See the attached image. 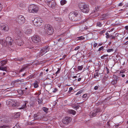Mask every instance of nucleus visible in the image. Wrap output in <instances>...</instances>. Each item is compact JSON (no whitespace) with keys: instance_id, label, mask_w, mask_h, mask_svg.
I'll return each mask as SVG.
<instances>
[{"instance_id":"obj_35","label":"nucleus","mask_w":128,"mask_h":128,"mask_svg":"<svg viewBox=\"0 0 128 128\" xmlns=\"http://www.w3.org/2000/svg\"><path fill=\"white\" fill-rule=\"evenodd\" d=\"M82 97L83 98H85L86 99H87L88 98V97L87 96V94H84L82 96Z\"/></svg>"},{"instance_id":"obj_1","label":"nucleus","mask_w":128,"mask_h":128,"mask_svg":"<svg viewBox=\"0 0 128 128\" xmlns=\"http://www.w3.org/2000/svg\"><path fill=\"white\" fill-rule=\"evenodd\" d=\"M78 6L81 11L83 12L88 13L89 12L88 6L84 2L79 3Z\"/></svg>"},{"instance_id":"obj_5","label":"nucleus","mask_w":128,"mask_h":128,"mask_svg":"<svg viewBox=\"0 0 128 128\" xmlns=\"http://www.w3.org/2000/svg\"><path fill=\"white\" fill-rule=\"evenodd\" d=\"M16 22L20 24H22L24 23L25 20L24 17L22 16H18L16 19Z\"/></svg>"},{"instance_id":"obj_12","label":"nucleus","mask_w":128,"mask_h":128,"mask_svg":"<svg viewBox=\"0 0 128 128\" xmlns=\"http://www.w3.org/2000/svg\"><path fill=\"white\" fill-rule=\"evenodd\" d=\"M6 40L7 44L10 45L12 46L14 44L13 40L11 37H6Z\"/></svg>"},{"instance_id":"obj_61","label":"nucleus","mask_w":128,"mask_h":128,"mask_svg":"<svg viewBox=\"0 0 128 128\" xmlns=\"http://www.w3.org/2000/svg\"><path fill=\"white\" fill-rule=\"evenodd\" d=\"M98 124L100 125H101L102 124V122H99L98 123Z\"/></svg>"},{"instance_id":"obj_53","label":"nucleus","mask_w":128,"mask_h":128,"mask_svg":"<svg viewBox=\"0 0 128 128\" xmlns=\"http://www.w3.org/2000/svg\"><path fill=\"white\" fill-rule=\"evenodd\" d=\"M80 48V46H78L76 47L74 49L75 50H78Z\"/></svg>"},{"instance_id":"obj_13","label":"nucleus","mask_w":128,"mask_h":128,"mask_svg":"<svg viewBox=\"0 0 128 128\" xmlns=\"http://www.w3.org/2000/svg\"><path fill=\"white\" fill-rule=\"evenodd\" d=\"M71 118L67 117L62 120V122L64 124H67L71 122Z\"/></svg>"},{"instance_id":"obj_52","label":"nucleus","mask_w":128,"mask_h":128,"mask_svg":"<svg viewBox=\"0 0 128 128\" xmlns=\"http://www.w3.org/2000/svg\"><path fill=\"white\" fill-rule=\"evenodd\" d=\"M98 88H99L98 86H96L94 87V89L95 90H96L98 89Z\"/></svg>"},{"instance_id":"obj_56","label":"nucleus","mask_w":128,"mask_h":128,"mask_svg":"<svg viewBox=\"0 0 128 128\" xmlns=\"http://www.w3.org/2000/svg\"><path fill=\"white\" fill-rule=\"evenodd\" d=\"M58 90V89L57 88L54 89V90L53 91V92H57Z\"/></svg>"},{"instance_id":"obj_59","label":"nucleus","mask_w":128,"mask_h":128,"mask_svg":"<svg viewBox=\"0 0 128 128\" xmlns=\"http://www.w3.org/2000/svg\"><path fill=\"white\" fill-rule=\"evenodd\" d=\"M97 45V44L96 43H94V47H96Z\"/></svg>"},{"instance_id":"obj_48","label":"nucleus","mask_w":128,"mask_h":128,"mask_svg":"<svg viewBox=\"0 0 128 128\" xmlns=\"http://www.w3.org/2000/svg\"><path fill=\"white\" fill-rule=\"evenodd\" d=\"M104 48L103 46H102L100 47L99 48L98 51H101V50H102Z\"/></svg>"},{"instance_id":"obj_8","label":"nucleus","mask_w":128,"mask_h":128,"mask_svg":"<svg viewBox=\"0 0 128 128\" xmlns=\"http://www.w3.org/2000/svg\"><path fill=\"white\" fill-rule=\"evenodd\" d=\"M78 14V12L77 11L71 12L69 14V18L70 20L74 21L76 16Z\"/></svg>"},{"instance_id":"obj_58","label":"nucleus","mask_w":128,"mask_h":128,"mask_svg":"<svg viewBox=\"0 0 128 128\" xmlns=\"http://www.w3.org/2000/svg\"><path fill=\"white\" fill-rule=\"evenodd\" d=\"M124 72V70H121L120 72V74L121 73H123Z\"/></svg>"},{"instance_id":"obj_18","label":"nucleus","mask_w":128,"mask_h":128,"mask_svg":"<svg viewBox=\"0 0 128 128\" xmlns=\"http://www.w3.org/2000/svg\"><path fill=\"white\" fill-rule=\"evenodd\" d=\"M114 79L111 82V84L112 85H114L117 83V80L118 79L117 76H114Z\"/></svg>"},{"instance_id":"obj_45","label":"nucleus","mask_w":128,"mask_h":128,"mask_svg":"<svg viewBox=\"0 0 128 128\" xmlns=\"http://www.w3.org/2000/svg\"><path fill=\"white\" fill-rule=\"evenodd\" d=\"M82 92V90H80L77 92V93L76 94V95H77L79 94H80V93H81Z\"/></svg>"},{"instance_id":"obj_43","label":"nucleus","mask_w":128,"mask_h":128,"mask_svg":"<svg viewBox=\"0 0 128 128\" xmlns=\"http://www.w3.org/2000/svg\"><path fill=\"white\" fill-rule=\"evenodd\" d=\"M60 68H58L57 71L56 73V75L57 74L59 73L60 72Z\"/></svg>"},{"instance_id":"obj_17","label":"nucleus","mask_w":128,"mask_h":128,"mask_svg":"<svg viewBox=\"0 0 128 128\" xmlns=\"http://www.w3.org/2000/svg\"><path fill=\"white\" fill-rule=\"evenodd\" d=\"M0 42L1 44L3 46H6L7 45V43L6 40L1 39L0 40Z\"/></svg>"},{"instance_id":"obj_21","label":"nucleus","mask_w":128,"mask_h":128,"mask_svg":"<svg viewBox=\"0 0 128 128\" xmlns=\"http://www.w3.org/2000/svg\"><path fill=\"white\" fill-rule=\"evenodd\" d=\"M16 33L18 34V38L20 37V36L22 34L21 30H20L17 29L16 30Z\"/></svg>"},{"instance_id":"obj_11","label":"nucleus","mask_w":128,"mask_h":128,"mask_svg":"<svg viewBox=\"0 0 128 128\" xmlns=\"http://www.w3.org/2000/svg\"><path fill=\"white\" fill-rule=\"evenodd\" d=\"M32 41L35 43H38L40 40V38L38 36H34L32 38Z\"/></svg>"},{"instance_id":"obj_7","label":"nucleus","mask_w":128,"mask_h":128,"mask_svg":"<svg viewBox=\"0 0 128 128\" xmlns=\"http://www.w3.org/2000/svg\"><path fill=\"white\" fill-rule=\"evenodd\" d=\"M101 110L99 108L95 109L91 112L89 114L90 117L91 118L94 117L98 113L100 112Z\"/></svg>"},{"instance_id":"obj_34","label":"nucleus","mask_w":128,"mask_h":128,"mask_svg":"<svg viewBox=\"0 0 128 128\" xmlns=\"http://www.w3.org/2000/svg\"><path fill=\"white\" fill-rule=\"evenodd\" d=\"M114 50L113 48L108 49L107 50V51L108 52H113Z\"/></svg>"},{"instance_id":"obj_57","label":"nucleus","mask_w":128,"mask_h":128,"mask_svg":"<svg viewBox=\"0 0 128 128\" xmlns=\"http://www.w3.org/2000/svg\"><path fill=\"white\" fill-rule=\"evenodd\" d=\"M105 32V31L104 30L100 32V34H102L103 33H104Z\"/></svg>"},{"instance_id":"obj_14","label":"nucleus","mask_w":128,"mask_h":128,"mask_svg":"<svg viewBox=\"0 0 128 128\" xmlns=\"http://www.w3.org/2000/svg\"><path fill=\"white\" fill-rule=\"evenodd\" d=\"M109 16L107 14H103L100 16L99 19L100 20H103L108 19L109 18Z\"/></svg>"},{"instance_id":"obj_9","label":"nucleus","mask_w":128,"mask_h":128,"mask_svg":"<svg viewBox=\"0 0 128 128\" xmlns=\"http://www.w3.org/2000/svg\"><path fill=\"white\" fill-rule=\"evenodd\" d=\"M49 48L48 46H46L44 47L42 49L40 50V56H42L45 53L49 51Z\"/></svg>"},{"instance_id":"obj_39","label":"nucleus","mask_w":128,"mask_h":128,"mask_svg":"<svg viewBox=\"0 0 128 128\" xmlns=\"http://www.w3.org/2000/svg\"><path fill=\"white\" fill-rule=\"evenodd\" d=\"M20 82V80H17L14 81H13L12 83L13 84H14L16 82Z\"/></svg>"},{"instance_id":"obj_44","label":"nucleus","mask_w":128,"mask_h":128,"mask_svg":"<svg viewBox=\"0 0 128 128\" xmlns=\"http://www.w3.org/2000/svg\"><path fill=\"white\" fill-rule=\"evenodd\" d=\"M85 38L82 36H80L78 37V39L80 40H83Z\"/></svg>"},{"instance_id":"obj_40","label":"nucleus","mask_w":128,"mask_h":128,"mask_svg":"<svg viewBox=\"0 0 128 128\" xmlns=\"http://www.w3.org/2000/svg\"><path fill=\"white\" fill-rule=\"evenodd\" d=\"M20 114V112H18L16 114L14 115V117L15 118H17L19 116Z\"/></svg>"},{"instance_id":"obj_3","label":"nucleus","mask_w":128,"mask_h":128,"mask_svg":"<svg viewBox=\"0 0 128 128\" xmlns=\"http://www.w3.org/2000/svg\"><path fill=\"white\" fill-rule=\"evenodd\" d=\"M38 7L34 4H31L28 7V11L30 12L36 13L38 11Z\"/></svg>"},{"instance_id":"obj_15","label":"nucleus","mask_w":128,"mask_h":128,"mask_svg":"<svg viewBox=\"0 0 128 128\" xmlns=\"http://www.w3.org/2000/svg\"><path fill=\"white\" fill-rule=\"evenodd\" d=\"M34 120H40L41 119L42 117L40 114H35L34 115Z\"/></svg>"},{"instance_id":"obj_47","label":"nucleus","mask_w":128,"mask_h":128,"mask_svg":"<svg viewBox=\"0 0 128 128\" xmlns=\"http://www.w3.org/2000/svg\"><path fill=\"white\" fill-rule=\"evenodd\" d=\"M104 117H106V116H105L104 115H102V119L104 120H105L106 119V118H104Z\"/></svg>"},{"instance_id":"obj_50","label":"nucleus","mask_w":128,"mask_h":128,"mask_svg":"<svg viewBox=\"0 0 128 128\" xmlns=\"http://www.w3.org/2000/svg\"><path fill=\"white\" fill-rule=\"evenodd\" d=\"M25 69H24V67H23L22 68V69L21 70H20L19 71V72H23L24 71Z\"/></svg>"},{"instance_id":"obj_62","label":"nucleus","mask_w":128,"mask_h":128,"mask_svg":"<svg viewBox=\"0 0 128 128\" xmlns=\"http://www.w3.org/2000/svg\"><path fill=\"white\" fill-rule=\"evenodd\" d=\"M120 75L122 77H124L125 76V75L124 74H120Z\"/></svg>"},{"instance_id":"obj_28","label":"nucleus","mask_w":128,"mask_h":128,"mask_svg":"<svg viewBox=\"0 0 128 128\" xmlns=\"http://www.w3.org/2000/svg\"><path fill=\"white\" fill-rule=\"evenodd\" d=\"M67 2L65 0H62L60 1V4L62 5H63L66 3Z\"/></svg>"},{"instance_id":"obj_37","label":"nucleus","mask_w":128,"mask_h":128,"mask_svg":"<svg viewBox=\"0 0 128 128\" xmlns=\"http://www.w3.org/2000/svg\"><path fill=\"white\" fill-rule=\"evenodd\" d=\"M73 107L75 108L78 109L79 108L80 106L78 105L74 104V105Z\"/></svg>"},{"instance_id":"obj_29","label":"nucleus","mask_w":128,"mask_h":128,"mask_svg":"<svg viewBox=\"0 0 128 128\" xmlns=\"http://www.w3.org/2000/svg\"><path fill=\"white\" fill-rule=\"evenodd\" d=\"M34 86L35 88H37L38 87V83L36 81L34 83Z\"/></svg>"},{"instance_id":"obj_20","label":"nucleus","mask_w":128,"mask_h":128,"mask_svg":"<svg viewBox=\"0 0 128 128\" xmlns=\"http://www.w3.org/2000/svg\"><path fill=\"white\" fill-rule=\"evenodd\" d=\"M48 5L49 7L52 8L54 6L55 4L54 1L53 0L50 2L48 4Z\"/></svg>"},{"instance_id":"obj_2","label":"nucleus","mask_w":128,"mask_h":128,"mask_svg":"<svg viewBox=\"0 0 128 128\" xmlns=\"http://www.w3.org/2000/svg\"><path fill=\"white\" fill-rule=\"evenodd\" d=\"M6 104L8 106H12L15 109L18 107L19 104L18 102H16L14 100L9 99L6 101Z\"/></svg>"},{"instance_id":"obj_63","label":"nucleus","mask_w":128,"mask_h":128,"mask_svg":"<svg viewBox=\"0 0 128 128\" xmlns=\"http://www.w3.org/2000/svg\"><path fill=\"white\" fill-rule=\"evenodd\" d=\"M95 75L97 77L99 76L98 74V72L96 73Z\"/></svg>"},{"instance_id":"obj_38","label":"nucleus","mask_w":128,"mask_h":128,"mask_svg":"<svg viewBox=\"0 0 128 128\" xmlns=\"http://www.w3.org/2000/svg\"><path fill=\"white\" fill-rule=\"evenodd\" d=\"M43 110L45 112H46L48 110V109L45 107H43L42 108Z\"/></svg>"},{"instance_id":"obj_4","label":"nucleus","mask_w":128,"mask_h":128,"mask_svg":"<svg viewBox=\"0 0 128 128\" xmlns=\"http://www.w3.org/2000/svg\"><path fill=\"white\" fill-rule=\"evenodd\" d=\"M45 29L46 33L49 35H52L54 32L53 28L52 26L49 24L45 25Z\"/></svg>"},{"instance_id":"obj_42","label":"nucleus","mask_w":128,"mask_h":128,"mask_svg":"<svg viewBox=\"0 0 128 128\" xmlns=\"http://www.w3.org/2000/svg\"><path fill=\"white\" fill-rule=\"evenodd\" d=\"M97 25L99 27H100L102 26V24L100 22H98L97 23Z\"/></svg>"},{"instance_id":"obj_49","label":"nucleus","mask_w":128,"mask_h":128,"mask_svg":"<svg viewBox=\"0 0 128 128\" xmlns=\"http://www.w3.org/2000/svg\"><path fill=\"white\" fill-rule=\"evenodd\" d=\"M106 38H109V34L108 33V32H106Z\"/></svg>"},{"instance_id":"obj_16","label":"nucleus","mask_w":128,"mask_h":128,"mask_svg":"<svg viewBox=\"0 0 128 128\" xmlns=\"http://www.w3.org/2000/svg\"><path fill=\"white\" fill-rule=\"evenodd\" d=\"M16 41L15 42L16 44L18 46H21L23 45L24 42L22 41L20 39H18L16 38Z\"/></svg>"},{"instance_id":"obj_33","label":"nucleus","mask_w":128,"mask_h":128,"mask_svg":"<svg viewBox=\"0 0 128 128\" xmlns=\"http://www.w3.org/2000/svg\"><path fill=\"white\" fill-rule=\"evenodd\" d=\"M83 68V66L82 65L81 66H78V69L79 70H82Z\"/></svg>"},{"instance_id":"obj_10","label":"nucleus","mask_w":128,"mask_h":128,"mask_svg":"<svg viewBox=\"0 0 128 128\" xmlns=\"http://www.w3.org/2000/svg\"><path fill=\"white\" fill-rule=\"evenodd\" d=\"M0 27L2 30L4 32H6L9 30V28L8 26L5 24H1L0 25Z\"/></svg>"},{"instance_id":"obj_46","label":"nucleus","mask_w":128,"mask_h":128,"mask_svg":"<svg viewBox=\"0 0 128 128\" xmlns=\"http://www.w3.org/2000/svg\"><path fill=\"white\" fill-rule=\"evenodd\" d=\"M30 65L28 64H26V65H24V69H26V68H27L28 67L30 66Z\"/></svg>"},{"instance_id":"obj_64","label":"nucleus","mask_w":128,"mask_h":128,"mask_svg":"<svg viewBox=\"0 0 128 128\" xmlns=\"http://www.w3.org/2000/svg\"><path fill=\"white\" fill-rule=\"evenodd\" d=\"M125 28L126 30H128V26H126L125 27Z\"/></svg>"},{"instance_id":"obj_31","label":"nucleus","mask_w":128,"mask_h":128,"mask_svg":"<svg viewBox=\"0 0 128 128\" xmlns=\"http://www.w3.org/2000/svg\"><path fill=\"white\" fill-rule=\"evenodd\" d=\"M108 78V76H104L103 78V79L102 80V82H104L105 81L107 80Z\"/></svg>"},{"instance_id":"obj_22","label":"nucleus","mask_w":128,"mask_h":128,"mask_svg":"<svg viewBox=\"0 0 128 128\" xmlns=\"http://www.w3.org/2000/svg\"><path fill=\"white\" fill-rule=\"evenodd\" d=\"M28 103V102L27 101H24V102L23 105H22L21 108L23 109L25 108L26 107V104Z\"/></svg>"},{"instance_id":"obj_25","label":"nucleus","mask_w":128,"mask_h":128,"mask_svg":"<svg viewBox=\"0 0 128 128\" xmlns=\"http://www.w3.org/2000/svg\"><path fill=\"white\" fill-rule=\"evenodd\" d=\"M68 112L70 114H72L73 115H74L75 114L76 112L75 111L73 110H71L68 111Z\"/></svg>"},{"instance_id":"obj_19","label":"nucleus","mask_w":128,"mask_h":128,"mask_svg":"<svg viewBox=\"0 0 128 128\" xmlns=\"http://www.w3.org/2000/svg\"><path fill=\"white\" fill-rule=\"evenodd\" d=\"M81 18V16L80 14H78L76 16L74 21H77L80 20Z\"/></svg>"},{"instance_id":"obj_55","label":"nucleus","mask_w":128,"mask_h":128,"mask_svg":"<svg viewBox=\"0 0 128 128\" xmlns=\"http://www.w3.org/2000/svg\"><path fill=\"white\" fill-rule=\"evenodd\" d=\"M123 5V3L122 2L118 4V6H122Z\"/></svg>"},{"instance_id":"obj_23","label":"nucleus","mask_w":128,"mask_h":128,"mask_svg":"<svg viewBox=\"0 0 128 128\" xmlns=\"http://www.w3.org/2000/svg\"><path fill=\"white\" fill-rule=\"evenodd\" d=\"M32 31L31 29H28L25 32V34H32Z\"/></svg>"},{"instance_id":"obj_60","label":"nucleus","mask_w":128,"mask_h":128,"mask_svg":"<svg viewBox=\"0 0 128 128\" xmlns=\"http://www.w3.org/2000/svg\"><path fill=\"white\" fill-rule=\"evenodd\" d=\"M115 38V37L114 36H111V37H110V38L111 39H114Z\"/></svg>"},{"instance_id":"obj_36","label":"nucleus","mask_w":128,"mask_h":128,"mask_svg":"<svg viewBox=\"0 0 128 128\" xmlns=\"http://www.w3.org/2000/svg\"><path fill=\"white\" fill-rule=\"evenodd\" d=\"M1 118L2 119V122H6L7 121V120H6V118L5 117H2V118Z\"/></svg>"},{"instance_id":"obj_41","label":"nucleus","mask_w":128,"mask_h":128,"mask_svg":"<svg viewBox=\"0 0 128 128\" xmlns=\"http://www.w3.org/2000/svg\"><path fill=\"white\" fill-rule=\"evenodd\" d=\"M8 126L7 125H4L2 126H0V128H6L8 127Z\"/></svg>"},{"instance_id":"obj_26","label":"nucleus","mask_w":128,"mask_h":128,"mask_svg":"<svg viewBox=\"0 0 128 128\" xmlns=\"http://www.w3.org/2000/svg\"><path fill=\"white\" fill-rule=\"evenodd\" d=\"M7 69V67H2V66H0V70L3 71H6Z\"/></svg>"},{"instance_id":"obj_51","label":"nucleus","mask_w":128,"mask_h":128,"mask_svg":"<svg viewBox=\"0 0 128 128\" xmlns=\"http://www.w3.org/2000/svg\"><path fill=\"white\" fill-rule=\"evenodd\" d=\"M53 0H47V4H48L50 2Z\"/></svg>"},{"instance_id":"obj_24","label":"nucleus","mask_w":128,"mask_h":128,"mask_svg":"<svg viewBox=\"0 0 128 128\" xmlns=\"http://www.w3.org/2000/svg\"><path fill=\"white\" fill-rule=\"evenodd\" d=\"M7 60H3L0 62L1 64V66H3L7 62Z\"/></svg>"},{"instance_id":"obj_27","label":"nucleus","mask_w":128,"mask_h":128,"mask_svg":"<svg viewBox=\"0 0 128 128\" xmlns=\"http://www.w3.org/2000/svg\"><path fill=\"white\" fill-rule=\"evenodd\" d=\"M55 20L56 21H58V22H60L62 21V19L60 17L55 18Z\"/></svg>"},{"instance_id":"obj_30","label":"nucleus","mask_w":128,"mask_h":128,"mask_svg":"<svg viewBox=\"0 0 128 128\" xmlns=\"http://www.w3.org/2000/svg\"><path fill=\"white\" fill-rule=\"evenodd\" d=\"M38 104H41L43 103L42 100V99H38Z\"/></svg>"},{"instance_id":"obj_32","label":"nucleus","mask_w":128,"mask_h":128,"mask_svg":"<svg viewBox=\"0 0 128 128\" xmlns=\"http://www.w3.org/2000/svg\"><path fill=\"white\" fill-rule=\"evenodd\" d=\"M14 59L15 60H19L20 61L22 60V58H20L17 57V58H14Z\"/></svg>"},{"instance_id":"obj_6","label":"nucleus","mask_w":128,"mask_h":128,"mask_svg":"<svg viewBox=\"0 0 128 128\" xmlns=\"http://www.w3.org/2000/svg\"><path fill=\"white\" fill-rule=\"evenodd\" d=\"M43 21L42 19L40 18H36L34 19L33 22L34 25L36 26H40L42 22Z\"/></svg>"},{"instance_id":"obj_54","label":"nucleus","mask_w":128,"mask_h":128,"mask_svg":"<svg viewBox=\"0 0 128 128\" xmlns=\"http://www.w3.org/2000/svg\"><path fill=\"white\" fill-rule=\"evenodd\" d=\"M98 6L97 7H96L95 8V10L94 11V12L95 11H97L98 10Z\"/></svg>"}]
</instances>
